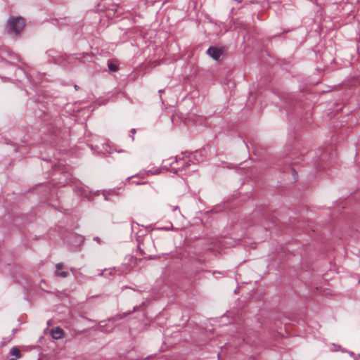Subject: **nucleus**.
<instances>
[{
	"label": "nucleus",
	"instance_id": "nucleus-8",
	"mask_svg": "<svg viewBox=\"0 0 360 360\" xmlns=\"http://www.w3.org/2000/svg\"><path fill=\"white\" fill-rule=\"evenodd\" d=\"M121 271L123 272V273H128L131 271V269L129 268L128 266H127L126 265H122V269Z\"/></svg>",
	"mask_w": 360,
	"mask_h": 360
},
{
	"label": "nucleus",
	"instance_id": "nucleus-7",
	"mask_svg": "<svg viewBox=\"0 0 360 360\" xmlns=\"http://www.w3.org/2000/svg\"><path fill=\"white\" fill-rule=\"evenodd\" d=\"M112 274V270H105L101 274V275H103L105 277H107L108 275H111Z\"/></svg>",
	"mask_w": 360,
	"mask_h": 360
},
{
	"label": "nucleus",
	"instance_id": "nucleus-4",
	"mask_svg": "<svg viewBox=\"0 0 360 360\" xmlns=\"http://www.w3.org/2000/svg\"><path fill=\"white\" fill-rule=\"evenodd\" d=\"M51 334L53 338L58 340L63 336L64 331L60 328L56 327L51 330Z\"/></svg>",
	"mask_w": 360,
	"mask_h": 360
},
{
	"label": "nucleus",
	"instance_id": "nucleus-6",
	"mask_svg": "<svg viewBox=\"0 0 360 360\" xmlns=\"http://www.w3.org/2000/svg\"><path fill=\"white\" fill-rule=\"evenodd\" d=\"M108 68L112 72H116L118 70L117 66L112 63H108Z\"/></svg>",
	"mask_w": 360,
	"mask_h": 360
},
{
	"label": "nucleus",
	"instance_id": "nucleus-3",
	"mask_svg": "<svg viewBox=\"0 0 360 360\" xmlns=\"http://www.w3.org/2000/svg\"><path fill=\"white\" fill-rule=\"evenodd\" d=\"M63 263H58L56 265V271H55V276H60L62 278H66L69 276V273L66 271H63Z\"/></svg>",
	"mask_w": 360,
	"mask_h": 360
},
{
	"label": "nucleus",
	"instance_id": "nucleus-5",
	"mask_svg": "<svg viewBox=\"0 0 360 360\" xmlns=\"http://www.w3.org/2000/svg\"><path fill=\"white\" fill-rule=\"evenodd\" d=\"M10 354L16 358L20 357V353L18 348H15V347L12 348L10 351Z\"/></svg>",
	"mask_w": 360,
	"mask_h": 360
},
{
	"label": "nucleus",
	"instance_id": "nucleus-2",
	"mask_svg": "<svg viewBox=\"0 0 360 360\" xmlns=\"http://www.w3.org/2000/svg\"><path fill=\"white\" fill-rule=\"evenodd\" d=\"M209 56L212 58L214 60H217L221 56L223 53L222 49L214 46H210L207 51Z\"/></svg>",
	"mask_w": 360,
	"mask_h": 360
},
{
	"label": "nucleus",
	"instance_id": "nucleus-9",
	"mask_svg": "<svg viewBox=\"0 0 360 360\" xmlns=\"http://www.w3.org/2000/svg\"><path fill=\"white\" fill-rule=\"evenodd\" d=\"M10 360H15V359H10Z\"/></svg>",
	"mask_w": 360,
	"mask_h": 360
},
{
	"label": "nucleus",
	"instance_id": "nucleus-1",
	"mask_svg": "<svg viewBox=\"0 0 360 360\" xmlns=\"http://www.w3.org/2000/svg\"><path fill=\"white\" fill-rule=\"evenodd\" d=\"M11 30L15 34L20 32L24 28V21L20 17L11 18L8 20Z\"/></svg>",
	"mask_w": 360,
	"mask_h": 360
}]
</instances>
